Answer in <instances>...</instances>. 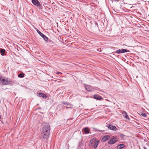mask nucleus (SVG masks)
<instances>
[{
    "mask_svg": "<svg viewBox=\"0 0 149 149\" xmlns=\"http://www.w3.org/2000/svg\"><path fill=\"white\" fill-rule=\"evenodd\" d=\"M50 130V125L47 123L44 124L42 130V138L44 140L47 139L49 137Z\"/></svg>",
    "mask_w": 149,
    "mask_h": 149,
    "instance_id": "f257e3e1",
    "label": "nucleus"
},
{
    "mask_svg": "<svg viewBox=\"0 0 149 149\" xmlns=\"http://www.w3.org/2000/svg\"><path fill=\"white\" fill-rule=\"evenodd\" d=\"M0 83L4 85H9L10 84V81L8 79L4 78L0 76Z\"/></svg>",
    "mask_w": 149,
    "mask_h": 149,
    "instance_id": "f03ea898",
    "label": "nucleus"
},
{
    "mask_svg": "<svg viewBox=\"0 0 149 149\" xmlns=\"http://www.w3.org/2000/svg\"><path fill=\"white\" fill-rule=\"evenodd\" d=\"M32 3L38 7L40 9H41L42 6L38 0H32Z\"/></svg>",
    "mask_w": 149,
    "mask_h": 149,
    "instance_id": "7ed1b4c3",
    "label": "nucleus"
},
{
    "mask_svg": "<svg viewBox=\"0 0 149 149\" xmlns=\"http://www.w3.org/2000/svg\"><path fill=\"white\" fill-rule=\"evenodd\" d=\"M37 31L39 35L43 38L44 40L45 41H47L48 40V38L42 33H41L40 31L37 29Z\"/></svg>",
    "mask_w": 149,
    "mask_h": 149,
    "instance_id": "20e7f679",
    "label": "nucleus"
},
{
    "mask_svg": "<svg viewBox=\"0 0 149 149\" xmlns=\"http://www.w3.org/2000/svg\"><path fill=\"white\" fill-rule=\"evenodd\" d=\"M130 51L128 50L123 49H119L116 51V53L118 54L123 53L126 52H129Z\"/></svg>",
    "mask_w": 149,
    "mask_h": 149,
    "instance_id": "39448f33",
    "label": "nucleus"
},
{
    "mask_svg": "<svg viewBox=\"0 0 149 149\" xmlns=\"http://www.w3.org/2000/svg\"><path fill=\"white\" fill-rule=\"evenodd\" d=\"M91 28H96L98 24L97 22L94 21L92 22L90 21V24Z\"/></svg>",
    "mask_w": 149,
    "mask_h": 149,
    "instance_id": "423d86ee",
    "label": "nucleus"
},
{
    "mask_svg": "<svg viewBox=\"0 0 149 149\" xmlns=\"http://www.w3.org/2000/svg\"><path fill=\"white\" fill-rule=\"evenodd\" d=\"M117 141L116 139V138H113L111 139L108 142L109 144H113Z\"/></svg>",
    "mask_w": 149,
    "mask_h": 149,
    "instance_id": "0eeeda50",
    "label": "nucleus"
},
{
    "mask_svg": "<svg viewBox=\"0 0 149 149\" xmlns=\"http://www.w3.org/2000/svg\"><path fill=\"white\" fill-rule=\"evenodd\" d=\"M110 138V136L108 135L105 136H103L101 139L102 142H104L109 140Z\"/></svg>",
    "mask_w": 149,
    "mask_h": 149,
    "instance_id": "6e6552de",
    "label": "nucleus"
},
{
    "mask_svg": "<svg viewBox=\"0 0 149 149\" xmlns=\"http://www.w3.org/2000/svg\"><path fill=\"white\" fill-rule=\"evenodd\" d=\"M108 127L111 130L116 131L117 130L116 127L115 126L109 125L108 126Z\"/></svg>",
    "mask_w": 149,
    "mask_h": 149,
    "instance_id": "1a4fd4ad",
    "label": "nucleus"
},
{
    "mask_svg": "<svg viewBox=\"0 0 149 149\" xmlns=\"http://www.w3.org/2000/svg\"><path fill=\"white\" fill-rule=\"evenodd\" d=\"M122 114L124 117L126 119L129 120V118L127 113L125 111H123L122 112Z\"/></svg>",
    "mask_w": 149,
    "mask_h": 149,
    "instance_id": "9d476101",
    "label": "nucleus"
},
{
    "mask_svg": "<svg viewBox=\"0 0 149 149\" xmlns=\"http://www.w3.org/2000/svg\"><path fill=\"white\" fill-rule=\"evenodd\" d=\"M93 97L94 99L99 100H101L102 98V97L101 96L98 95H94Z\"/></svg>",
    "mask_w": 149,
    "mask_h": 149,
    "instance_id": "9b49d317",
    "label": "nucleus"
},
{
    "mask_svg": "<svg viewBox=\"0 0 149 149\" xmlns=\"http://www.w3.org/2000/svg\"><path fill=\"white\" fill-rule=\"evenodd\" d=\"M38 96L40 97H42L44 98H46L47 97L46 95L44 93H40L38 94Z\"/></svg>",
    "mask_w": 149,
    "mask_h": 149,
    "instance_id": "f8f14e48",
    "label": "nucleus"
},
{
    "mask_svg": "<svg viewBox=\"0 0 149 149\" xmlns=\"http://www.w3.org/2000/svg\"><path fill=\"white\" fill-rule=\"evenodd\" d=\"M125 146V145L124 144H121L117 146V149H121Z\"/></svg>",
    "mask_w": 149,
    "mask_h": 149,
    "instance_id": "ddd939ff",
    "label": "nucleus"
},
{
    "mask_svg": "<svg viewBox=\"0 0 149 149\" xmlns=\"http://www.w3.org/2000/svg\"><path fill=\"white\" fill-rule=\"evenodd\" d=\"M99 144V141H98L96 140L95 142V143L93 145V148L94 149H96L98 145Z\"/></svg>",
    "mask_w": 149,
    "mask_h": 149,
    "instance_id": "4468645a",
    "label": "nucleus"
},
{
    "mask_svg": "<svg viewBox=\"0 0 149 149\" xmlns=\"http://www.w3.org/2000/svg\"><path fill=\"white\" fill-rule=\"evenodd\" d=\"M84 132L86 134H88L89 132V130L88 127H85L84 129Z\"/></svg>",
    "mask_w": 149,
    "mask_h": 149,
    "instance_id": "2eb2a0df",
    "label": "nucleus"
},
{
    "mask_svg": "<svg viewBox=\"0 0 149 149\" xmlns=\"http://www.w3.org/2000/svg\"><path fill=\"white\" fill-rule=\"evenodd\" d=\"M0 52L1 53V55L2 56H3L4 55L5 50L4 49H0Z\"/></svg>",
    "mask_w": 149,
    "mask_h": 149,
    "instance_id": "dca6fc26",
    "label": "nucleus"
},
{
    "mask_svg": "<svg viewBox=\"0 0 149 149\" xmlns=\"http://www.w3.org/2000/svg\"><path fill=\"white\" fill-rule=\"evenodd\" d=\"M24 73H20L18 75V77L19 78H22L24 77Z\"/></svg>",
    "mask_w": 149,
    "mask_h": 149,
    "instance_id": "f3484780",
    "label": "nucleus"
},
{
    "mask_svg": "<svg viewBox=\"0 0 149 149\" xmlns=\"http://www.w3.org/2000/svg\"><path fill=\"white\" fill-rule=\"evenodd\" d=\"M96 141L94 139H92L90 141L89 143L90 144H92L93 143H95Z\"/></svg>",
    "mask_w": 149,
    "mask_h": 149,
    "instance_id": "a211bd4d",
    "label": "nucleus"
},
{
    "mask_svg": "<svg viewBox=\"0 0 149 149\" xmlns=\"http://www.w3.org/2000/svg\"><path fill=\"white\" fill-rule=\"evenodd\" d=\"M141 115L144 117H146L147 116L146 114L143 112L141 113Z\"/></svg>",
    "mask_w": 149,
    "mask_h": 149,
    "instance_id": "6ab92c4d",
    "label": "nucleus"
},
{
    "mask_svg": "<svg viewBox=\"0 0 149 149\" xmlns=\"http://www.w3.org/2000/svg\"><path fill=\"white\" fill-rule=\"evenodd\" d=\"M63 104H66V105H68L69 104V103L68 102H63Z\"/></svg>",
    "mask_w": 149,
    "mask_h": 149,
    "instance_id": "aec40b11",
    "label": "nucleus"
},
{
    "mask_svg": "<svg viewBox=\"0 0 149 149\" xmlns=\"http://www.w3.org/2000/svg\"><path fill=\"white\" fill-rule=\"evenodd\" d=\"M86 88L87 91H90V90H89V89H88L86 87Z\"/></svg>",
    "mask_w": 149,
    "mask_h": 149,
    "instance_id": "412c9836",
    "label": "nucleus"
},
{
    "mask_svg": "<svg viewBox=\"0 0 149 149\" xmlns=\"http://www.w3.org/2000/svg\"><path fill=\"white\" fill-rule=\"evenodd\" d=\"M98 131H100V132H104V130H98Z\"/></svg>",
    "mask_w": 149,
    "mask_h": 149,
    "instance_id": "4be33fe9",
    "label": "nucleus"
},
{
    "mask_svg": "<svg viewBox=\"0 0 149 149\" xmlns=\"http://www.w3.org/2000/svg\"><path fill=\"white\" fill-rule=\"evenodd\" d=\"M59 73H60V74H62V73L61 72H58L57 73V74H59Z\"/></svg>",
    "mask_w": 149,
    "mask_h": 149,
    "instance_id": "5701e85b",
    "label": "nucleus"
},
{
    "mask_svg": "<svg viewBox=\"0 0 149 149\" xmlns=\"http://www.w3.org/2000/svg\"><path fill=\"white\" fill-rule=\"evenodd\" d=\"M68 108H72L70 107H66V109H68Z\"/></svg>",
    "mask_w": 149,
    "mask_h": 149,
    "instance_id": "b1692460",
    "label": "nucleus"
},
{
    "mask_svg": "<svg viewBox=\"0 0 149 149\" xmlns=\"http://www.w3.org/2000/svg\"><path fill=\"white\" fill-rule=\"evenodd\" d=\"M143 148H144V149H147L146 148V147H144Z\"/></svg>",
    "mask_w": 149,
    "mask_h": 149,
    "instance_id": "393cba45",
    "label": "nucleus"
},
{
    "mask_svg": "<svg viewBox=\"0 0 149 149\" xmlns=\"http://www.w3.org/2000/svg\"><path fill=\"white\" fill-rule=\"evenodd\" d=\"M121 135L122 136H123V134H121Z\"/></svg>",
    "mask_w": 149,
    "mask_h": 149,
    "instance_id": "a878e982",
    "label": "nucleus"
}]
</instances>
